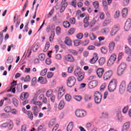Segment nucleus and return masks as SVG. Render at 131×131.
Segmentation results:
<instances>
[{
  "instance_id": "864d4df0",
  "label": "nucleus",
  "mask_w": 131,
  "mask_h": 131,
  "mask_svg": "<svg viewBox=\"0 0 131 131\" xmlns=\"http://www.w3.org/2000/svg\"><path fill=\"white\" fill-rule=\"evenodd\" d=\"M47 72H48V70L47 69H45L44 70H42L40 72L41 76H45V75L47 74Z\"/></svg>"
},
{
  "instance_id": "9d476101",
  "label": "nucleus",
  "mask_w": 131,
  "mask_h": 131,
  "mask_svg": "<svg viewBox=\"0 0 131 131\" xmlns=\"http://www.w3.org/2000/svg\"><path fill=\"white\" fill-rule=\"evenodd\" d=\"M62 6L60 10V13H63L65 11L67 7L68 6V3H67V0H62L61 2Z\"/></svg>"
},
{
  "instance_id": "a19ab883",
  "label": "nucleus",
  "mask_w": 131,
  "mask_h": 131,
  "mask_svg": "<svg viewBox=\"0 0 131 131\" xmlns=\"http://www.w3.org/2000/svg\"><path fill=\"white\" fill-rule=\"evenodd\" d=\"M36 82H37V79H36V77L33 78L31 80V85L34 86V85L36 84Z\"/></svg>"
},
{
  "instance_id": "f3484780",
  "label": "nucleus",
  "mask_w": 131,
  "mask_h": 131,
  "mask_svg": "<svg viewBox=\"0 0 131 131\" xmlns=\"http://www.w3.org/2000/svg\"><path fill=\"white\" fill-rule=\"evenodd\" d=\"M37 81L40 84H46L48 82V80H47V78L40 76L38 78Z\"/></svg>"
},
{
  "instance_id": "20e7f679",
  "label": "nucleus",
  "mask_w": 131,
  "mask_h": 131,
  "mask_svg": "<svg viewBox=\"0 0 131 131\" xmlns=\"http://www.w3.org/2000/svg\"><path fill=\"white\" fill-rule=\"evenodd\" d=\"M94 101L96 104H100V102L102 101V94L96 91L94 93Z\"/></svg>"
},
{
  "instance_id": "7ed1b4c3",
  "label": "nucleus",
  "mask_w": 131,
  "mask_h": 131,
  "mask_svg": "<svg viewBox=\"0 0 131 131\" xmlns=\"http://www.w3.org/2000/svg\"><path fill=\"white\" fill-rule=\"evenodd\" d=\"M75 82H76V79L73 76L69 77L67 80V85L69 88L74 86Z\"/></svg>"
},
{
  "instance_id": "c03bdc74",
  "label": "nucleus",
  "mask_w": 131,
  "mask_h": 131,
  "mask_svg": "<svg viewBox=\"0 0 131 131\" xmlns=\"http://www.w3.org/2000/svg\"><path fill=\"white\" fill-rule=\"evenodd\" d=\"M97 21L96 19H93L91 22H90V26H89L90 28H92L95 26V24H96Z\"/></svg>"
},
{
  "instance_id": "a18cd8bd",
  "label": "nucleus",
  "mask_w": 131,
  "mask_h": 131,
  "mask_svg": "<svg viewBox=\"0 0 131 131\" xmlns=\"http://www.w3.org/2000/svg\"><path fill=\"white\" fill-rule=\"evenodd\" d=\"M71 99H72V97L69 94L66 95L65 96L66 101H68V102H70V101H71Z\"/></svg>"
},
{
  "instance_id": "09e8293b",
  "label": "nucleus",
  "mask_w": 131,
  "mask_h": 131,
  "mask_svg": "<svg viewBox=\"0 0 131 131\" xmlns=\"http://www.w3.org/2000/svg\"><path fill=\"white\" fill-rule=\"evenodd\" d=\"M27 115H28L29 118L31 120H32V119H33V114H32V112H31V111H29L27 114Z\"/></svg>"
},
{
  "instance_id": "6e6d98bb",
  "label": "nucleus",
  "mask_w": 131,
  "mask_h": 131,
  "mask_svg": "<svg viewBox=\"0 0 131 131\" xmlns=\"http://www.w3.org/2000/svg\"><path fill=\"white\" fill-rule=\"evenodd\" d=\"M89 43H90V40H85L84 41L81 42V45L84 46H88Z\"/></svg>"
},
{
  "instance_id": "4c0bfd02",
  "label": "nucleus",
  "mask_w": 131,
  "mask_h": 131,
  "mask_svg": "<svg viewBox=\"0 0 131 131\" xmlns=\"http://www.w3.org/2000/svg\"><path fill=\"white\" fill-rule=\"evenodd\" d=\"M73 98L76 101H80L82 100V97L79 95H74Z\"/></svg>"
},
{
  "instance_id": "423d86ee",
  "label": "nucleus",
  "mask_w": 131,
  "mask_h": 131,
  "mask_svg": "<svg viewBox=\"0 0 131 131\" xmlns=\"http://www.w3.org/2000/svg\"><path fill=\"white\" fill-rule=\"evenodd\" d=\"M113 75V71L112 70L107 71L103 74V78L104 80H108L110 78H111Z\"/></svg>"
},
{
  "instance_id": "393cba45",
  "label": "nucleus",
  "mask_w": 131,
  "mask_h": 131,
  "mask_svg": "<svg viewBox=\"0 0 131 131\" xmlns=\"http://www.w3.org/2000/svg\"><path fill=\"white\" fill-rule=\"evenodd\" d=\"M74 73L75 76H78V75L82 74V72H81V69H80V68H77L75 70Z\"/></svg>"
},
{
  "instance_id": "79ce46f5",
  "label": "nucleus",
  "mask_w": 131,
  "mask_h": 131,
  "mask_svg": "<svg viewBox=\"0 0 131 131\" xmlns=\"http://www.w3.org/2000/svg\"><path fill=\"white\" fill-rule=\"evenodd\" d=\"M12 102L15 107H18V105L19 104V101H18V100H17V99L13 98Z\"/></svg>"
},
{
  "instance_id": "bf43d9fd",
  "label": "nucleus",
  "mask_w": 131,
  "mask_h": 131,
  "mask_svg": "<svg viewBox=\"0 0 131 131\" xmlns=\"http://www.w3.org/2000/svg\"><path fill=\"white\" fill-rule=\"evenodd\" d=\"M81 44V42H80L78 40H76L74 41V45L75 47H78V46H80Z\"/></svg>"
},
{
  "instance_id": "4468645a",
  "label": "nucleus",
  "mask_w": 131,
  "mask_h": 131,
  "mask_svg": "<svg viewBox=\"0 0 131 131\" xmlns=\"http://www.w3.org/2000/svg\"><path fill=\"white\" fill-rule=\"evenodd\" d=\"M29 97V93L28 92H24L22 93L20 96L19 98L21 101H24V100H26V99H28Z\"/></svg>"
},
{
  "instance_id": "72a5a7b5",
  "label": "nucleus",
  "mask_w": 131,
  "mask_h": 131,
  "mask_svg": "<svg viewBox=\"0 0 131 131\" xmlns=\"http://www.w3.org/2000/svg\"><path fill=\"white\" fill-rule=\"evenodd\" d=\"M127 8H124L122 11V15L123 18H125L127 16Z\"/></svg>"
},
{
  "instance_id": "5fc2aeb1",
  "label": "nucleus",
  "mask_w": 131,
  "mask_h": 131,
  "mask_svg": "<svg viewBox=\"0 0 131 131\" xmlns=\"http://www.w3.org/2000/svg\"><path fill=\"white\" fill-rule=\"evenodd\" d=\"M83 78H84V76L83 75V74H82V73L78 76V81H82V79H83Z\"/></svg>"
},
{
  "instance_id": "473e14b6",
  "label": "nucleus",
  "mask_w": 131,
  "mask_h": 131,
  "mask_svg": "<svg viewBox=\"0 0 131 131\" xmlns=\"http://www.w3.org/2000/svg\"><path fill=\"white\" fill-rule=\"evenodd\" d=\"M111 23V20L109 18H106L104 20L103 23H102V25L104 27L107 26V25H108V24H110Z\"/></svg>"
},
{
  "instance_id": "13d9d810",
  "label": "nucleus",
  "mask_w": 131,
  "mask_h": 131,
  "mask_svg": "<svg viewBox=\"0 0 131 131\" xmlns=\"http://www.w3.org/2000/svg\"><path fill=\"white\" fill-rule=\"evenodd\" d=\"M13 60L14 58H13V57H9L7 59V63L8 64H11L13 62Z\"/></svg>"
},
{
  "instance_id": "412c9836",
  "label": "nucleus",
  "mask_w": 131,
  "mask_h": 131,
  "mask_svg": "<svg viewBox=\"0 0 131 131\" xmlns=\"http://www.w3.org/2000/svg\"><path fill=\"white\" fill-rule=\"evenodd\" d=\"M129 126H130V123L129 122L124 123L123 125L122 131H127V129L129 128Z\"/></svg>"
},
{
  "instance_id": "c85d7f7f",
  "label": "nucleus",
  "mask_w": 131,
  "mask_h": 131,
  "mask_svg": "<svg viewBox=\"0 0 131 131\" xmlns=\"http://www.w3.org/2000/svg\"><path fill=\"white\" fill-rule=\"evenodd\" d=\"M33 113L34 114V116H37V114L38 113V110L36 106H34L32 108Z\"/></svg>"
},
{
  "instance_id": "49530a36",
  "label": "nucleus",
  "mask_w": 131,
  "mask_h": 131,
  "mask_svg": "<svg viewBox=\"0 0 131 131\" xmlns=\"http://www.w3.org/2000/svg\"><path fill=\"white\" fill-rule=\"evenodd\" d=\"M54 37H55V32H52L50 36L49 37V41L51 42L54 40Z\"/></svg>"
},
{
  "instance_id": "a211bd4d",
  "label": "nucleus",
  "mask_w": 131,
  "mask_h": 131,
  "mask_svg": "<svg viewBox=\"0 0 131 131\" xmlns=\"http://www.w3.org/2000/svg\"><path fill=\"white\" fill-rule=\"evenodd\" d=\"M66 60L68 62H75V59L74 58V57H73V56H72L71 54H68L66 56Z\"/></svg>"
},
{
  "instance_id": "f03ea898",
  "label": "nucleus",
  "mask_w": 131,
  "mask_h": 131,
  "mask_svg": "<svg viewBox=\"0 0 131 131\" xmlns=\"http://www.w3.org/2000/svg\"><path fill=\"white\" fill-rule=\"evenodd\" d=\"M126 69V64L124 62L121 63L118 67L117 69V74L119 76H121L123 73H124V71Z\"/></svg>"
},
{
  "instance_id": "aec40b11",
  "label": "nucleus",
  "mask_w": 131,
  "mask_h": 131,
  "mask_svg": "<svg viewBox=\"0 0 131 131\" xmlns=\"http://www.w3.org/2000/svg\"><path fill=\"white\" fill-rule=\"evenodd\" d=\"M89 20H90V17L89 16H86L84 18L83 23L84 24V27L85 28L89 27V26H90V23L89 22Z\"/></svg>"
},
{
  "instance_id": "2eb2a0df",
  "label": "nucleus",
  "mask_w": 131,
  "mask_h": 131,
  "mask_svg": "<svg viewBox=\"0 0 131 131\" xmlns=\"http://www.w3.org/2000/svg\"><path fill=\"white\" fill-rule=\"evenodd\" d=\"M104 72L105 70H104V68H98L96 71V73L98 77L99 78H101V77L103 76V74H104Z\"/></svg>"
},
{
  "instance_id": "1a4fd4ad",
  "label": "nucleus",
  "mask_w": 131,
  "mask_h": 131,
  "mask_svg": "<svg viewBox=\"0 0 131 131\" xmlns=\"http://www.w3.org/2000/svg\"><path fill=\"white\" fill-rule=\"evenodd\" d=\"M75 114L77 117H83L85 116L86 112L82 110H77Z\"/></svg>"
},
{
  "instance_id": "de8ad7c7",
  "label": "nucleus",
  "mask_w": 131,
  "mask_h": 131,
  "mask_svg": "<svg viewBox=\"0 0 131 131\" xmlns=\"http://www.w3.org/2000/svg\"><path fill=\"white\" fill-rule=\"evenodd\" d=\"M101 53H102V54H107V52H108V50L106 47H102L101 48Z\"/></svg>"
},
{
  "instance_id": "6ab92c4d",
  "label": "nucleus",
  "mask_w": 131,
  "mask_h": 131,
  "mask_svg": "<svg viewBox=\"0 0 131 131\" xmlns=\"http://www.w3.org/2000/svg\"><path fill=\"white\" fill-rule=\"evenodd\" d=\"M115 48V42L111 41L108 44L109 52L111 54L114 51Z\"/></svg>"
},
{
  "instance_id": "c9c22d12",
  "label": "nucleus",
  "mask_w": 131,
  "mask_h": 131,
  "mask_svg": "<svg viewBox=\"0 0 131 131\" xmlns=\"http://www.w3.org/2000/svg\"><path fill=\"white\" fill-rule=\"evenodd\" d=\"M110 30H109V28H104L102 29H101V33H103V34H107V33H109V32Z\"/></svg>"
},
{
  "instance_id": "39448f33",
  "label": "nucleus",
  "mask_w": 131,
  "mask_h": 131,
  "mask_svg": "<svg viewBox=\"0 0 131 131\" xmlns=\"http://www.w3.org/2000/svg\"><path fill=\"white\" fill-rule=\"evenodd\" d=\"M66 91V89H65V88H64L63 86L59 88L57 93V99L58 100H60V99H61L62 97L65 95Z\"/></svg>"
},
{
  "instance_id": "ea45409f",
  "label": "nucleus",
  "mask_w": 131,
  "mask_h": 131,
  "mask_svg": "<svg viewBox=\"0 0 131 131\" xmlns=\"http://www.w3.org/2000/svg\"><path fill=\"white\" fill-rule=\"evenodd\" d=\"M38 58L40 61H45L46 59V55L43 53H41L39 55Z\"/></svg>"
},
{
  "instance_id": "b1692460",
  "label": "nucleus",
  "mask_w": 131,
  "mask_h": 131,
  "mask_svg": "<svg viewBox=\"0 0 131 131\" xmlns=\"http://www.w3.org/2000/svg\"><path fill=\"white\" fill-rule=\"evenodd\" d=\"M98 63L100 66H103L106 63V58L104 57L100 58L98 60Z\"/></svg>"
},
{
  "instance_id": "dca6fc26",
  "label": "nucleus",
  "mask_w": 131,
  "mask_h": 131,
  "mask_svg": "<svg viewBox=\"0 0 131 131\" xmlns=\"http://www.w3.org/2000/svg\"><path fill=\"white\" fill-rule=\"evenodd\" d=\"M98 85V82L96 80H92L90 81L88 84L89 89H94Z\"/></svg>"
},
{
  "instance_id": "8fccbe9b",
  "label": "nucleus",
  "mask_w": 131,
  "mask_h": 131,
  "mask_svg": "<svg viewBox=\"0 0 131 131\" xmlns=\"http://www.w3.org/2000/svg\"><path fill=\"white\" fill-rule=\"evenodd\" d=\"M89 36L91 40H94V39H96V38H97V37L93 33H91L89 35Z\"/></svg>"
},
{
  "instance_id": "052dcab7",
  "label": "nucleus",
  "mask_w": 131,
  "mask_h": 131,
  "mask_svg": "<svg viewBox=\"0 0 131 131\" xmlns=\"http://www.w3.org/2000/svg\"><path fill=\"white\" fill-rule=\"evenodd\" d=\"M120 15V12L119 11H117L114 14V18H115V19H117V18L119 17Z\"/></svg>"
},
{
  "instance_id": "603ef678",
  "label": "nucleus",
  "mask_w": 131,
  "mask_h": 131,
  "mask_svg": "<svg viewBox=\"0 0 131 131\" xmlns=\"http://www.w3.org/2000/svg\"><path fill=\"white\" fill-rule=\"evenodd\" d=\"M86 128L88 130H91L92 129V123L88 122L86 124Z\"/></svg>"
},
{
  "instance_id": "2f4dec72",
  "label": "nucleus",
  "mask_w": 131,
  "mask_h": 131,
  "mask_svg": "<svg viewBox=\"0 0 131 131\" xmlns=\"http://www.w3.org/2000/svg\"><path fill=\"white\" fill-rule=\"evenodd\" d=\"M65 106V102H64L63 100H61L58 105V109L61 110L63 109Z\"/></svg>"
},
{
  "instance_id": "0eeeda50",
  "label": "nucleus",
  "mask_w": 131,
  "mask_h": 131,
  "mask_svg": "<svg viewBox=\"0 0 131 131\" xmlns=\"http://www.w3.org/2000/svg\"><path fill=\"white\" fill-rule=\"evenodd\" d=\"M120 27L119 26H114L111 32H110V35L111 36H115V35L116 34V33H117V32H118V31L120 29Z\"/></svg>"
},
{
  "instance_id": "e2e57ef3",
  "label": "nucleus",
  "mask_w": 131,
  "mask_h": 131,
  "mask_svg": "<svg viewBox=\"0 0 131 131\" xmlns=\"http://www.w3.org/2000/svg\"><path fill=\"white\" fill-rule=\"evenodd\" d=\"M75 31V29L71 28L69 31V34L70 35H72V34H73V33H74Z\"/></svg>"
},
{
  "instance_id": "680f3d73",
  "label": "nucleus",
  "mask_w": 131,
  "mask_h": 131,
  "mask_svg": "<svg viewBox=\"0 0 131 131\" xmlns=\"http://www.w3.org/2000/svg\"><path fill=\"white\" fill-rule=\"evenodd\" d=\"M93 6L95 9H98L99 8V2L95 1L93 3Z\"/></svg>"
},
{
  "instance_id": "5701e85b",
  "label": "nucleus",
  "mask_w": 131,
  "mask_h": 131,
  "mask_svg": "<svg viewBox=\"0 0 131 131\" xmlns=\"http://www.w3.org/2000/svg\"><path fill=\"white\" fill-rule=\"evenodd\" d=\"M54 95V91L52 89L48 90L46 92V97L50 98Z\"/></svg>"
},
{
  "instance_id": "0e129e2a",
  "label": "nucleus",
  "mask_w": 131,
  "mask_h": 131,
  "mask_svg": "<svg viewBox=\"0 0 131 131\" xmlns=\"http://www.w3.org/2000/svg\"><path fill=\"white\" fill-rule=\"evenodd\" d=\"M69 21H70L71 24L74 25V24H75V22L76 21V20L75 19V18L72 17L70 19Z\"/></svg>"
},
{
  "instance_id": "3c124183",
  "label": "nucleus",
  "mask_w": 131,
  "mask_h": 131,
  "mask_svg": "<svg viewBox=\"0 0 131 131\" xmlns=\"http://www.w3.org/2000/svg\"><path fill=\"white\" fill-rule=\"evenodd\" d=\"M115 61H114V60H112L110 59H109V60H108L107 62V66H112L114 63H115Z\"/></svg>"
},
{
  "instance_id": "7c9ffc66",
  "label": "nucleus",
  "mask_w": 131,
  "mask_h": 131,
  "mask_svg": "<svg viewBox=\"0 0 131 131\" xmlns=\"http://www.w3.org/2000/svg\"><path fill=\"white\" fill-rule=\"evenodd\" d=\"M73 122H71L69 123V124H68V126H67V131H72V129H73Z\"/></svg>"
},
{
  "instance_id": "ddd939ff",
  "label": "nucleus",
  "mask_w": 131,
  "mask_h": 131,
  "mask_svg": "<svg viewBox=\"0 0 131 131\" xmlns=\"http://www.w3.org/2000/svg\"><path fill=\"white\" fill-rule=\"evenodd\" d=\"M125 81H123L121 82L120 85V88H119V92L121 94H123L124 93V91H125Z\"/></svg>"
},
{
  "instance_id": "e433bc0d",
  "label": "nucleus",
  "mask_w": 131,
  "mask_h": 131,
  "mask_svg": "<svg viewBox=\"0 0 131 131\" xmlns=\"http://www.w3.org/2000/svg\"><path fill=\"white\" fill-rule=\"evenodd\" d=\"M35 98L32 99L31 103L34 104V105H37L38 106H40L41 105V102L40 101H35Z\"/></svg>"
},
{
  "instance_id": "f704fd0d",
  "label": "nucleus",
  "mask_w": 131,
  "mask_h": 131,
  "mask_svg": "<svg viewBox=\"0 0 131 131\" xmlns=\"http://www.w3.org/2000/svg\"><path fill=\"white\" fill-rule=\"evenodd\" d=\"M69 53H70V54H72V55H74V56H77V55H78V52L73 49H69Z\"/></svg>"
},
{
  "instance_id": "cd10ccee",
  "label": "nucleus",
  "mask_w": 131,
  "mask_h": 131,
  "mask_svg": "<svg viewBox=\"0 0 131 131\" xmlns=\"http://www.w3.org/2000/svg\"><path fill=\"white\" fill-rule=\"evenodd\" d=\"M50 47H51V44L50 43V42H47L46 43L45 47L43 50V52H44V53L48 52V50H49V49H50Z\"/></svg>"
},
{
  "instance_id": "f8f14e48",
  "label": "nucleus",
  "mask_w": 131,
  "mask_h": 131,
  "mask_svg": "<svg viewBox=\"0 0 131 131\" xmlns=\"http://www.w3.org/2000/svg\"><path fill=\"white\" fill-rule=\"evenodd\" d=\"M131 27V20L130 19H128L125 24V26H124V30L125 31H128L129 29H130Z\"/></svg>"
},
{
  "instance_id": "69168bd1",
  "label": "nucleus",
  "mask_w": 131,
  "mask_h": 131,
  "mask_svg": "<svg viewBox=\"0 0 131 131\" xmlns=\"http://www.w3.org/2000/svg\"><path fill=\"white\" fill-rule=\"evenodd\" d=\"M76 37L78 39H81V38H82V37H83V34L81 33H78L77 34Z\"/></svg>"
},
{
  "instance_id": "f257e3e1",
  "label": "nucleus",
  "mask_w": 131,
  "mask_h": 131,
  "mask_svg": "<svg viewBox=\"0 0 131 131\" xmlns=\"http://www.w3.org/2000/svg\"><path fill=\"white\" fill-rule=\"evenodd\" d=\"M117 86V80L115 79H113L110 82L108 86L109 92H114Z\"/></svg>"
},
{
  "instance_id": "c756f323",
  "label": "nucleus",
  "mask_w": 131,
  "mask_h": 131,
  "mask_svg": "<svg viewBox=\"0 0 131 131\" xmlns=\"http://www.w3.org/2000/svg\"><path fill=\"white\" fill-rule=\"evenodd\" d=\"M125 53L127 55H130L131 54V49L127 45L125 46Z\"/></svg>"
},
{
  "instance_id": "4d7b16f0",
  "label": "nucleus",
  "mask_w": 131,
  "mask_h": 131,
  "mask_svg": "<svg viewBox=\"0 0 131 131\" xmlns=\"http://www.w3.org/2000/svg\"><path fill=\"white\" fill-rule=\"evenodd\" d=\"M110 59H111V60L115 62V61H116V54H113L111 56V57L110 58Z\"/></svg>"
},
{
  "instance_id": "338daca9",
  "label": "nucleus",
  "mask_w": 131,
  "mask_h": 131,
  "mask_svg": "<svg viewBox=\"0 0 131 131\" xmlns=\"http://www.w3.org/2000/svg\"><path fill=\"white\" fill-rule=\"evenodd\" d=\"M16 89L17 91H18V92H21L22 91V84H19L18 85H17Z\"/></svg>"
},
{
  "instance_id": "a878e982",
  "label": "nucleus",
  "mask_w": 131,
  "mask_h": 131,
  "mask_svg": "<svg viewBox=\"0 0 131 131\" xmlns=\"http://www.w3.org/2000/svg\"><path fill=\"white\" fill-rule=\"evenodd\" d=\"M63 26L64 27V28H70V26H71L70 25V23L67 20H65L62 23Z\"/></svg>"
},
{
  "instance_id": "58836bf2",
  "label": "nucleus",
  "mask_w": 131,
  "mask_h": 131,
  "mask_svg": "<svg viewBox=\"0 0 131 131\" xmlns=\"http://www.w3.org/2000/svg\"><path fill=\"white\" fill-rule=\"evenodd\" d=\"M102 5L105 10H108V3L106 0H102Z\"/></svg>"
},
{
  "instance_id": "6e6552de",
  "label": "nucleus",
  "mask_w": 131,
  "mask_h": 131,
  "mask_svg": "<svg viewBox=\"0 0 131 131\" xmlns=\"http://www.w3.org/2000/svg\"><path fill=\"white\" fill-rule=\"evenodd\" d=\"M16 85H17V81L13 80L11 83L8 92H11L13 94H15L16 93V88H15Z\"/></svg>"
},
{
  "instance_id": "774afa93",
  "label": "nucleus",
  "mask_w": 131,
  "mask_h": 131,
  "mask_svg": "<svg viewBox=\"0 0 131 131\" xmlns=\"http://www.w3.org/2000/svg\"><path fill=\"white\" fill-rule=\"evenodd\" d=\"M127 92H129V93H131V81H130L129 84L127 86Z\"/></svg>"
},
{
  "instance_id": "37998d69",
  "label": "nucleus",
  "mask_w": 131,
  "mask_h": 131,
  "mask_svg": "<svg viewBox=\"0 0 131 131\" xmlns=\"http://www.w3.org/2000/svg\"><path fill=\"white\" fill-rule=\"evenodd\" d=\"M56 124V120L55 119H52L51 120L49 124V127H52L55 124Z\"/></svg>"
},
{
  "instance_id": "9b49d317",
  "label": "nucleus",
  "mask_w": 131,
  "mask_h": 131,
  "mask_svg": "<svg viewBox=\"0 0 131 131\" xmlns=\"http://www.w3.org/2000/svg\"><path fill=\"white\" fill-rule=\"evenodd\" d=\"M99 56H98L97 53H94L93 55V58L90 60V62L91 64H95L98 60Z\"/></svg>"
},
{
  "instance_id": "4be33fe9",
  "label": "nucleus",
  "mask_w": 131,
  "mask_h": 131,
  "mask_svg": "<svg viewBox=\"0 0 131 131\" xmlns=\"http://www.w3.org/2000/svg\"><path fill=\"white\" fill-rule=\"evenodd\" d=\"M64 43L67 46H72V41L70 39V38L67 37L65 38Z\"/></svg>"
},
{
  "instance_id": "bb28decb",
  "label": "nucleus",
  "mask_w": 131,
  "mask_h": 131,
  "mask_svg": "<svg viewBox=\"0 0 131 131\" xmlns=\"http://www.w3.org/2000/svg\"><path fill=\"white\" fill-rule=\"evenodd\" d=\"M7 123H8L7 127L8 128V129H13V126H14V125L13 124V122L11 120H9L7 121Z\"/></svg>"
}]
</instances>
